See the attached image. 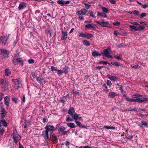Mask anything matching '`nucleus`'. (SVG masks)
<instances>
[{"instance_id": "f257e3e1", "label": "nucleus", "mask_w": 148, "mask_h": 148, "mask_svg": "<svg viewBox=\"0 0 148 148\" xmlns=\"http://www.w3.org/2000/svg\"><path fill=\"white\" fill-rule=\"evenodd\" d=\"M13 138L16 144L18 141L19 135L18 134L16 130H14L13 134Z\"/></svg>"}, {"instance_id": "f03ea898", "label": "nucleus", "mask_w": 148, "mask_h": 148, "mask_svg": "<svg viewBox=\"0 0 148 148\" xmlns=\"http://www.w3.org/2000/svg\"><path fill=\"white\" fill-rule=\"evenodd\" d=\"M13 63L14 65H17L18 64H19L21 65H23V60L20 58H18L17 59L14 58L13 60Z\"/></svg>"}, {"instance_id": "7ed1b4c3", "label": "nucleus", "mask_w": 148, "mask_h": 148, "mask_svg": "<svg viewBox=\"0 0 148 148\" xmlns=\"http://www.w3.org/2000/svg\"><path fill=\"white\" fill-rule=\"evenodd\" d=\"M96 22L97 23L99 24L100 25H101L102 27H107L108 28H111V26H107V25L109 24V23L108 22H105L103 19L101 20V21H97Z\"/></svg>"}, {"instance_id": "20e7f679", "label": "nucleus", "mask_w": 148, "mask_h": 148, "mask_svg": "<svg viewBox=\"0 0 148 148\" xmlns=\"http://www.w3.org/2000/svg\"><path fill=\"white\" fill-rule=\"evenodd\" d=\"M0 85L3 90L6 89L8 84L6 81L3 79H1L0 81Z\"/></svg>"}, {"instance_id": "39448f33", "label": "nucleus", "mask_w": 148, "mask_h": 148, "mask_svg": "<svg viewBox=\"0 0 148 148\" xmlns=\"http://www.w3.org/2000/svg\"><path fill=\"white\" fill-rule=\"evenodd\" d=\"M109 49V48L104 49L103 51V53L102 54V55L108 58H112V56L109 52L108 51Z\"/></svg>"}, {"instance_id": "423d86ee", "label": "nucleus", "mask_w": 148, "mask_h": 148, "mask_svg": "<svg viewBox=\"0 0 148 148\" xmlns=\"http://www.w3.org/2000/svg\"><path fill=\"white\" fill-rule=\"evenodd\" d=\"M14 81L15 84L14 87L16 89H18L21 85V80L20 79H17L14 80Z\"/></svg>"}, {"instance_id": "0eeeda50", "label": "nucleus", "mask_w": 148, "mask_h": 148, "mask_svg": "<svg viewBox=\"0 0 148 148\" xmlns=\"http://www.w3.org/2000/svg\"><path fill=\"white\" fill-rule=\"evenodd\" d=\"M134 98H136V99L126 98L125 99L127 101L130 102L138 101V99L139 98V96L138 95H134Z\"/></svg>"}, {"instance_id": "6e6552de", "label": "nucleus", "mask_w": 148, "mask_h": 148, "mask_svg": "<svg viewBox=\"0 0 148 148\" xmlns=\"http://www.w3.org/2000/svg\"><path fill=\"white\" fill-rule=\"evenodd\" d=\"M61 39L62 40H66L67 39V32H66L62 31Z\"/></svg>"}, {"instance_id": "1a4fd4ad", "label": "nucleus", "mask_w": 148, "mask_h": 148, "mask_svg": "<svg viewBox=\"0 0 148 148\" xmlns=\"http://www.w3.org/2000/svg\"><path fill=\"white\" fill-rule=\"evenodd\" d=\"M87 12V11L85 9H82L79 11L77 12V15L80 16L81 15H85Z\"/></svg>"}, {"instance_id": "9d476101", "label": "nucleus", "mask_w": 148, "mask_h": 148, "mask_svg": "<svg viewBox=\"0 0 148 148\" xmlns=\"http://www.w3.org/2000/svg\"><path fill=\"white\" fill-rule=\"evenodd\" d=\"M48 130H47L42 132V135L46 140L48 139Z\"/></svg>"}, {"instance_id": "9b49d317", "label": "nucleus", "mask_w": 148, "mask_h": 148, "mask_svg": "<svg viewBox=\"0 0 148 148\" xmlns=\"http://www.w3.org/2000/svg\"><path fill=\"white\" fill-rule=\"evenodd\" d=\"M26 7V4L24 2L21 3L19 6L18 8L19 10H22Z\"/></svg>"}, {"instance_id": "f8f14e48", "label": "nucleus", "mask_w": 148, "mask_h": 148, "mask_svg": "<svg viewBox=\"0 0 148 148\" xmlns=\"http://www.w3.org/2000/svg\"><path fill=\"white\" fill-rule=\"evenodd\" d=\"M118 94L114 92H111L109 93L108 96L111 98H114L115 96H117Z\"/></svg>"}, {"instance_id": "ddd939ff", "label": "nucleus", "mask_w": 148, "mask_h": 148, "mask_svg": "<svg viewBox=\"0 0 148 148\" xmlns=\"http://www.w3.org/2000/svg\"><path fill=\"white\" fill-rule=\"evenodd\" d=\"M74 112V109L72 107H71L68 111V113L70 114V115L71 116H73Z\"/></svg>"}, {"instance_id": "4468645a", "label": "nucleus", "mask_w": 148, "mask_h": 148, "mask_svg": "<svg viewBox=\"0 0 148 148\" xmlns=\"http://www.w3.org/2000/svg\"><path fill=\"white\" fill-rule=\"evenodd\" d=\"M0 125L6 127L7 126V123L5 120H2L0 121Z\"/></svg>"}, {"instance_id": "2eb2a0df", "label": "nucleus", "mask_w": 148, "mask_h": 148, "mask_svg": "<svg viewBox=\"0 0 148 148\" xmlns=\"http://www.w3.org/2000/svg\"><path fill=\"white\" fill-rule=\"evenodd\" d=\"M5 104L6 106H8L9 104V101H10L9 98L8 96H6L5 98Z\"/></svg>"}, {"instance_id": "dca6fc26", "label": "nucleus", "mask_w": 148, "mask_h": 148, "mask_svg": "<svg viewBox=\"0 0 148 148\" xmlns=\"http://www.w3.org/2000/svg\"><path fill=\"white\" fill-rule=\"evenodd\" d=\"M0 53L5 54L7 56H8L9 54V52L6 50H5L4 49H1L0 50Z\"/></svg>"}, {"instance_id": "f3484780", "label": "nucleus", "mask_w": 148, "mask_h": 148, "mask_svg": "<svg viewBox=\"0 0 148 148\" xmlns=\"http://www.w3.org/2000/svg\"><path fill=\"white\" fill-rule=\"evenodd\" d=\"M36 80L40 83H43L45 82L44 79L42 77H39L36 78Z\"/></svg>"}, {"instance_id": "a211bd4d", "label": "nucleus", "mask_w": 148, "mask_h": 148, "mask_svg": "<svg viewBox=\"0 0 148 148\" xmlns=\"http://www.w3.org/2000/svg\"><path fill=\"white\" fill-rule=\"evenodd\" d=\"M90 28H95V27L90 24L86 25H85V28L86 29H89Z\"/></svg>"}, {"instance_id": "6ab92c4d", "label": "nucleus", "mask_w": 148, "mask_h": 148, "mask_svg": "<svg viewBox=\"0 0 148 148\" xmlns=\"http://www.w3.org/2000/svg\"><path fill=\"white\" fill-rule=\"evenodd\" d=\"M5 110L2 108L0 109V114H1V116L2 118H3L5 116Z\"/></svg>"}, {"instance_id": "aec40b11", "label": "nucleus", "mask_w": 148, "mask_h": 148, "mask_svg": "<svg viewBox=\"0 0 148 148\" xmlns=\"http://www.w3.org/2000/svg\"><path fill=\"white\" fill-rule=\"evenodd\" d=\"M54 128V127L53 125H47L45 127V129H46V130H48V132L50 129H53Z\"/></svg>"}, {"instance_id": "412c9836", "label": "nucleus", "mask_w": 148, "mask_h": 148, "mask_svg": "<svg viewBox=\"0 0 148 148\" xmlns=\"http://www.w3.org/2000/svg\"><path fill=\"white\" fill-rule=\"evenodd\" d=\"M67 126L71 128H74L75 127V125L74 123H69L67 124Z\"/></svg>"}, {"instance_id": "4be33fe9", "label": "nucleus", "mask_w": 148, "mask_h": 148, "mask_svg": "<svg viewBox=\"0 0 148 148\" xmlns=\"http://www.w3.org/2000/svg\"><path fill=\"white\" fill-rule=\"evenodd\" d=\"M74 120L73 118L71 117L70 115H67L66 117V121L67 122L72 121Z\"/></svg>"}, {"instance_id": "5701e85b", "label": "nucleus", "mask_w": 148, "mask_h": 148, "mask_svg": "<svg viewBox=\"0 0 148 148\" xmlns=\"http://www.w3.org/2000/svg\"><path fill=\"white\" fill-rule=\"evenodd\" d=\"M108 78L110 79L114 82L116 81L118 79V78L115 76H109Z\"/></svg>"}, {"instance_id": "b1692460", "label": "nucleus", "mask_w": 148, "mask_h": 148, "mask_svg": "<svg viewBox=\"0 0 148 148\" xmlns=\"http://www.w3.org/2000/svg\"><path fill=\"white\" fill-rule=\"evenodd\" d=\"M97 15L98 16H101L104 17H107L106 15L105 14L103 13H100L99 12H97Z\"/></svg>"}, {"instance_id": "393cba45", "label": "nucleus", "mask_w": 148, "mask_h": 148, "mask_svg": "<svg viewBox=\"0 0 148 148\" xmlns=\"http://www.w3.org/2000/svg\"><path fill=\"white\" fill-rule=\"evenodd\" d=\"M57 2L58 4L62 6H63L64 4V1L62 0H58L57 1Z\"/></svg>"}, {"instance_id": "a878e982", "label": "nucleus", "mask_w": 148, "mask_h": 148, "mask_svg": "<svg viewBox=\"0 0 148 148\" xmlns=\"http://www.w3.org/2000/svg\"><path fill=\"white\" fill-rule=\"evenodd\" d=\"M101 9L102 11L105 13H108L109 12V10L105 7H102L101 8Z\"/></svg>"}, {"instance_id": "bb28decb", "label": "nucleus", "mask_w": 148, "mask_h": 148, "mask_svg": "<svg viewBox=\"0 0 148 148\" xmlns=\"http://www.w3.org/2000/svg\"><path fill=\"white\" fill-rule=\"evenodd\" d=\"M88 13L89 14L90 16H91L94 18H95V13L94 12L92 11H89L88 12Z\"/></svg>"}, {"instance_id": "cd10ccee", "label": "nucleus", "mask_w": 148, "mask_h": 148, "mask_svg": "<svg viewBox=\"0 0 148 148\" xmlns=\"http://www.w3.org/2000/svg\"><path fill=\"white\" fill-rule=\"evenodd\" d=\"M101 55V54H99L98 52H96V51L93 52L92 53V55L93 56H100Z\"/></svg>"}, {"instance_id": "c85d7f7f", "label": "nucleus", "mask_w": 148, "mask_h": 148, "mask_svg": "<svg viewBox=\"0 0 148 148\" xmlns=\"http://www.w3.org/2000/svg\"><path fill=\"white\" fill-rule=\"evenodd\" d=\"M128 13L130 14H133L135 15H138V12L136 10H134L132 12L129 11L128 12Z\"/></svg>"}, {"instance_id": "c756f323", "label": "nucleus", "mask_w": 148, "mask_h": 148, "mask_svg": "<svg viewBox=\"0 0 148 148\" xmlns=\"http://www.w3.org/2000/svg\"><path fill=\"white\" fill-rule=\"evenodd\" d=\"M83 44L86 46H88L90 45V42L87 40H84L83 41Z\"/></svg>"}, {"instance_id": "7c9ffc66", "label": "nucleus", "mask_w": 148, "mask_h": 148, "mask_svg": "<svg viewBox=\"0 0 148 148\" xmlns=\"http://www.w3.org/2000/svg\"><path fill=\"white\" fill-rule=\"evenodd\" d=\"M140 95H139V97H140ZM147 99V98L146 97H141L140 98L139 97V102H144Z\"/></svg>"}, {"instance_id": "2f4dec72", "label": "nucleus", "mask_w": 148, "mask_h": 148, "mask_svg": "<svg viewBox=\"0 0 148 148\" xmlns=\"http://www.w3.org/2000/svg\"><path fill=\"white\" fill-rule=\"evenodd\" d=\"M2 42L3 43L4 45H5L7 43V38H3Z\"/></svg>"}, {"instance_id": "473e14b6", "label": "nucleus", "mask_w": 148, "mask_h": 148, "mask_svg": "<svg viewBox=\"0 0 148 148\" xmlns=\"http://www.w3.org/2000/svg\"><path fill=\"white\" fill-rule=\"evenodd\" d=\"M65 128L63 126H61L58 129V132L62 131L65 130Z\"/></svg>"}, {"instance_id": "72a5a7b5", "label": "nucleus", "mask_w": 148, "mask_h": 148, "mask_svg": "<svg viewBox=\"0 0 148 148\" xmlns=\"http://www.w3.org/2000/svg\"><path fill=\"white\" fill-rule=\"evenodd\" d=\"M5 75L6 76H8L10 74V72L8 69H6L5 70Z\"/></svg>"}, {"instance_id": "f704fd0d", "label": "nucleus", "mask_w": 148, "mask_h": 148, "mask_svg": "<svg viewBox=\"0 0 148 148\" xmlns=\"http://www.w3.org/2000/svg\"><path fill=\"white\" fill-rule=\"evenodd\" d=\"M111 64L113 65H114L116 66H121V64H119L118 62H111Z\"/></svg>"}, {"instance_id": "c9c22d12", "label": "nucleus", "mask_w": 148, "mask_h": 148, "mask_svg": "<svg viewBox=\"0 0 148 148\" xmlns=\"http://www.w3.org/2000/svg\"><path fill=\"white\" fill-rule=\"evenodd\" d=\"M73 116V119L74 120H77L78 119V117L79 115H78L76 113H75L74 114Z\"/></svg>"}, {"instance_id": "e433bc0d", "label": "nucleus", "mask_w": 148, "mask_h": 148, "mask_svg": "<svg viewBox=\"0 0 148 148\" xmlns=\"http://www.w3.org/2000/svg\"><path fill=\"white\" fill-rule=\"evenodd\" d=\"M130 27L132 29H133L135 30H136L138 29V28H137L136 26L134 25H130Z\"/></svg>"}, {"instance_id": "4c0bfd02", "label": "nucleus", "mask_w": 148, "mask_h": 148, "mask_svg": "<svg viewBox=\"0 0 148 148\" xmlns=\"http://www.w3.org/2000/svg\"><path fill=\"white\" fill-rule=\"evenodd\" d=\"M104 128L107 129H114L115 128V127L113 126H105Z\"/></svg>"}, {"instance_id": "58836bf2", "label": "nucleus", "mask_w": 148, "mask_h": 148, "mask_svg": "<svg viewBox=\"0 0 148 148\" xmlns=\"http://www.w3.org/2000/svg\"><path fill=\"white\" fill-rule=\"evenodd\" d=\"M139 5H141L143 8L145 9L148 7V5H142L141 3H139Z\"/></svg>"}, {"instance_id": "ea45409f", "label": "nucleus", "mask_w": 148, "mask_h": 148, "mask_svg": "<svg viewBox=\"0 0 148 148\" xmlns=\"http://www.w3.org/2000/svg\"><path fill=\"white\" fill-rule=\"evenodd\" d=\"M57 71V74L59 76L61 75L63 73V71L62 70H58Z\"/></svg>"}, {"instance_id": "a19ab883", "label": "nucleus", "mask_w": 148, "mask_h": 148, "mask_svg": "<svg viewBox=\"0 0 148 148\" xmlns=\"http://www.w3.org/2000/svg\"><path fill=\"white\" fill-rule=\"evenodd\" d=\"M64 70L63 71V73H65L66 74L68 73V68L67 67L65 66L64 68H63Z\"/></svg>"}, {"instance_id": "79ce46f5", "label": "nucleus", "mask_w": 148, "mask_h": 148, "mask_svg": "<svg viewBox=\"0 0 148 148\" xmlns=\"http://www.w3.org/2000/svg\"><path fill=\"white\" fill-rule=\"evenodd\" d=\"M4 132V130L2 127V125H0V133L2 134Z\"/></svg>"}, {"instance_id": "37998d69", "label": "nucleus", "mask_w": 148, "mask_h": 148, "mask_svg": "<svg viewBox=\"0 0 148 148\" xmlns=\"http://www.w3.org/2000/svg\"><path fill=\"white\" fill-rule=\"evenodd\" d=\"M51 69L52 71H56L58 70L56 67H55L53 66H51Z\"/></svg>"}, {"instance_id": "c03bdc74", "label": "nucleus", "mask_w": 148, "mask_h": 148, "mask_svg": "<svg viewBox=\"0 0 148 148\" xmlns=\"http://www.w3.org/2000/svg\"><path fill=\"white\" fill-rule=\"evenodd\" d=\"M107 63H108V62L104 61H101L99 63V64H107Z\"/></svg>"}, {"instance_id": "a18cd8bd", "label": "nucleus", "mask_w": 148, "mask_h": 148, "mask_svg": "<svg viewBox=\"0 0 148 148\" xmlns=\"http://www.w3.org/2000/svg\"><path fill=\"white\" fill-rule=\"evenodd\" d=\"M142 125L146 127L147 126V122L144 121H142L141 122Z\"/></svg>"}, {"instance_id": "49530a36", "label": "nucleus", "mask_w": 148, "mask_h": 148, "mask_svg": "<svg viewBox=\"0 0 148 148\" xmlns=\"http://www.w3.org/2000/svg\"><path fill=\"white\" fill-rule=\"evenodd\" d=\"M113 24L114 25L119 26L120 25V23L117 21H116L113 23Z\"/></svg>"}, {"instance_id": "de8ad7c7", "label": "nucleus", "mask_w": 148, "mask_h": 148, "mask_svg": "<svg viewBox=\"0 0 148 148\" xmlns=\"http://www.w3.org/2000/svg\"><path fill=\"white\" fill-rule=\"evenodd\" d=\"M92 35L91 34H86V37L87 39H88L92 37Z\"/></svg>"}, {"instance_id": "09e8293b", "label": "nucleus", "mask_w": 148, "mask_h": 148, "mask_svg": "<svg viewBox=\"0 0 148 148\" xmlns=\"http://www.w3.org/2000/svg\"><path fill=\"white\" fill-rule=\"evenodd\" d=\"M86 34H83L82 33H80L79 34V36L85 38L86 37Z\"/></svg>"}, {"instance_id": "8fccbe9b", "label": "nucleus", "mask_w": 148, "mask_h": 148, "mask_svg": "<svg viewBox=\"0 0 148 148\" xmlns=\"http://www.w3.org/2000/svg\"><path fill=\"white\" fill-rule=\"evenodd\" d=\"M107 84L109 86H110L112 85V83L110 81L108 80L107 81Z\"/></svg>"}, {"instance_id": "3c124183", "label": "nucleus", "mask_w": 148, "mask_h": 148, "mask_svg": "<svg viewBox=\"0 0 148 148\" xmlns=\"http://www.w3.org/2000/svg\"><path fill=\"white\" fill-rule=\"evenodd\" d=\"M75 122L77 125L78 126H80L81 125V123L79 121H77L75 120Z\"/></svg>"}, {"instance_id": "603ef678", "label": "nucleus", "mask_w": 148, "mask_h": 148, "mask_svg": "<svg viewBox=\"0 0 148 148\" xmlns=\"http://www.w3.org/2000/svg\"><path fill=\"white\" fill-rule=\"evenodd\" d=\"M4 97V95L3 94L1 93L0 94V101H1Z\"/></svg>"}, {"instance_id": "864d4df0", "label": "nucleus", "mask_w": 148, "mask_h": 148, "mask_svg": "<svg viewBox=\"0 0 148 148\" xmlns=\"http://www.w3.org/2000/svg\"><path fill=\"white\" fill-rule=\"evenodd\" d=\"M84 5H85L86 9L89 8H90V5H89V4H88L85 3H84Z\"/></svg>"}, {"instance_id": "5fc2aeb1", "label": "nucleus", "mask_w": 148, "mask_h": 148, "mask_svg": "<svg viewBox=\"0 0 148 148\" xmlns=\"http://www.w3.org/2000/svg\"><path fill=\"white\" fill-rule=\"evenodd\" d=\"M28 62L29 64H32L34 62V60L32 59H29L28 60Z\"/></svg>"}, {"instance_id": "6e6d98bb", "label": "nucleus", "mask_w": 148, "mask_h": 148, "mask_svg": "<svg viewBox=\"0 0 148 148\" xmlns=\"http://www.w3.org/2000/svg\"><path fill=\"white\" fill-rule=\"evenodd\" d=\"M72 92L75 95H78L79 94V93L78 92L73 90H72Z\"/></svg>"}, {"instance_id": "4d7b16f0", "label": "nucleus", "mask_w": 148, "mask_h": 148, "mask_svg": "<svg viewBox=\"0 0 148 148\" xmlns=\"http://www.w3.org/2000/svg\"><path fill=\"white\" fill-rule=\"evenodd\" d=\"M145 27L144 26H141L139 25V30H143L145 28Z\"/></svg>"}, {"instance_id": "13d9d810", "label": "nucleus", "mask_w": 148, "mask_h": 148, "mask_svg": "<svg viewBox=\"0 0 148 148\" xmlns=\"http://www.w3.org/2000/svg\"><path fill=\"white\" fill-rule=\"evenodd\" d=\"M146 15V13H143L140 15L141 17L143 18L145 17Z\"/></svg>"}, {"instance_id": "bf43d9fd", "label": "nucleus", "mask_w": 148, "mask_h": 148, "mask_svg": "<svg viewBox=\"0 0 148 148\" xmlns=\"http://www.w3.org/2000/svg\"><path fill=\"white\" fill-rule=\"evenodd\" d=\"M113 34L114 35L117 36L119 34V33L117 32L116 31H115L114 32Z\"/></svg>"}, {"instance_id": "052dcab7", "label": "nucleus", "mask_w": 148, "mask_h": 148, "mask_svg": "<svg viewBox=\"0 0 148 148\" xmlns=\"http://www.w3.org/2000/svg\"><path fill=\"white\" fill-rule=\"evenodd\" d=\"M17 99L16 98H12L13 101L15 103L16 102Z\"/></svg>"}, {"instance_id": "680f3d73", "label": "nucleus", "mask_w": 148, "mask_h": 148, "mask_svg": "<svg viewBox=\"0 0 148 148\" xmlns=\"http://www.w3.org/2000/svg\"><path fill=\"white\" fill-rule=\"evenodd\" d=\"M109 1L113 4L115 3L116 1L114 0H109Z\"/></svg>"}, {"instance_id": "e2e57ef3", "label": "nucleus", "mask_w": 148, "mask_h": 148, "mask_svg": "<svg viewBox=\"0 0 148 148\" xmlns=\"http://www.w3.org/2000/svg\"><path fill=\"white\" fill-rule=\"evenodd\" d=\"M130 23L132 24H134L136 25H137L138 24L137 23L135 22L131 21L130 22Z\"/></svg>"}, {"instance_id": "0e129e2a", "label": "nucleus", "mask_w": 148, "mask_h": 148, "mask_svg": "<svg viewBox=\"0 0 148 148\" xmlns=\"http://www.w3.org/2000/svg\"><path fill=\"white\" fill-rule=\"evenodd\" d=\"M70 3V1H64V4H69Z\"/></svg>"}, {"instance_id": "69168bd1", "label": "nucleus", "mask_w": 148, "mask_h": 148, "mask_svg": "<svg viewBox=\"0 0 148 148\" xmlns=\"http://www.w3.org/2000/svg\"><path fill=\"white\" fill-rule=\"evenodd\" d=\"M115 58L117 60H121L122 58L120 57V56H118L115 57Z\"/></svg>"}, {"instance_id": "338daca9", "label": "nucleus", "mask_w": 148, "mask_h": 148, "mask_svg": "<svg viewBox=\"0 0 148 148\" xmlns=\"http://www.w3.org/2000/svg\"><path fill=\"white\" fill-rule=\"evenodd\" d=\"M22 101L24 103L25 102V97L24 95L23 96Z\"/></svg>"}, {"instance_id": "774afa93", "label": "nucleus", "mask_w": 148, "mask_h": 148, "mask_svg": "<svg viewBox=\"0 0 148 148\" xmlns=\"http://www.w3.org/2000/svg\"><path fill=\"white\" fill-rule=\"evenodd\" d=\"M19 148H24L23 146L22 145H21L20 143H19Z\"/></svg>"}]
</instances>
